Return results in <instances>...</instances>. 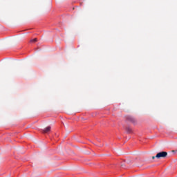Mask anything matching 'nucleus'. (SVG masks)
<instances>
[{
	"label": "nucleus",
	"instance_id": "nucleus-6",
	"mask_svg": "<svg viewBox=\"0 0 177 177\" xmlns=\"http://www.w3.org/2000/svg\"><path fill=\"white\" fill-rule=\"evenodd\" d=\"M155 158H157L156 156H152V160H155Z\"/></svg>",
	"mask_w": 177,
	"mask_h": 177
},
{
	"label": "nucleus",
	"instance_id": "nucleus-5",
	"mask_svg": "<svg viewBox=\"0 0 177 177\" xmlns=\"http://www.w3.org/2000/svg\"><path fill=\"white\" fill-rule=\"evenodd\" d=\"M37 38H35V39H31V40L30 41V42L34 43V42H37Z\"/></svg>",
	"mask_w": 177,
	"mask_h": 177
},
{
	"label": "nucleus",
	"instance_id": "nucleus-1",
	"mask_svg": "<svg viewBox=\"0 0 177 177\" xmlns=\"http://www.w3.org/2000/svg\"><path fill=\"white\" fill-rule=\"evenodd\" d=\"M167 156H168V153L167 151H162V152L158 153L156 156V158L158 159L165 158Z\"/></svg>",
	"mask_w": 177,
	"mask_h": 177
},
{
	"label": "nucleus",
	"instance_id": "nucleus-4",
	"mask_svg": "<svg viewBox=\"0 0 177 177\" xmlns=\"http://www.w3.org/2000/svg\"><path fill=\"white\" fill-rule=\"evenodd\" d=\"M126 131L127 133H131V132H132L131 127H126Z\"/></svg>",
	"mask_w": 177,
	"mask_h": 177
},
{
	"label": "nucleus",
	"instance_id": "nucleus-3",
	"mask_svg": "<svg viewBox=\"0 0 177 177\" xmlns=\"http://www.w3.org/2000/svg\"><path fill=\"white\" fill-rule=\"evenodd\" d=\"M129 120L131 121V122H133V123L136 122V120L133 117L129 118Z\"/></svg>",
	"mask_w": 177,
	"mask_h": 177
},
{
	"label": "nucleus",
	"instance_id": "nucleus-2",
	"mask_svg": "<svg viewBox=\"0 0 177 177\" xmlns=\"http://www.w3.org/2000/svg\"><path fill=\"white\" fill-rule=\"evenodd\" d=\"M50 126H48L47 127H46L44 130H43V133H48V132H50Z\"/></svg>",
	"mask_w": 177,
	"mask_h": 177
}]
</instances>
